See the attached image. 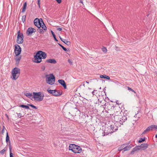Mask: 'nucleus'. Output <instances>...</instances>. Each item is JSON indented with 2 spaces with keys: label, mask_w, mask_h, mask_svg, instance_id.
I'll list each match as a JSON object with an SVG mask.
<instances>
[{
  "label": "nucleus",
  "mask_w": 157,
  "mask_h": 157,
  "mask_svg": "<svg viewBox=\"0 0 157 157\" xmlns=\"http://www.w3.org/2000/svg\"><path fill=\"white\" fill-rule=\"evenodd\" d=\"M111 117L115 121L119 123L120 124H123V122L127 120V117L125 116H122L120 115H115L114 114L112 115Z\"/></svg>",
  "instance_id": "obj_1"
},
{
  "label": "nucleus",
  "mask_w": 157,
  "mask_h": 157,
  "mask_svg": "<svg viewBox=\"0 0 157 157\" xmlns=\"http://www.w3.org/2000/svg\"><path fill=\"white\" fill-rule=\"evenodd\" d=\"M69 150H71L75 153H80L82 151V148L80 146L73 144H70Z\"/></svg>",
  "instance_id": "obj_2"
},
{
  "label": "nucleus",
  "mask_w": 157,
  "mask_h": 157,
  "mask_svg": "<svg viewBox=\"0 0 157 157\" xmlns=\"http://www.w3.org/2000/svg\"><path fill=\"white\" fill-rule=\"evenodd\" d=\"M33 96L32 98H34L35 100L40 101H42L43 99L44 94H42L41 92H33Z\"/></svg>",
  "instance_id": "obj_3"
},
{
  "label": "nucleus",
  "mask_w": 157,
  "mask_h": 157,
  "mask_svg": "<svg viewBox=\"0 0 157 157\" xmlns=\"http://www.w3.org/2000/svg\"><path fill=\"white\" fill-rule=\"evenodd\" d=\"M46 80L47 83L49 84L53 85L55 82V78L53 74L46 75Z\"/></svg>",
  "instance_id": "obj_4"
},
{
  "label": "nucleus",
  "mask_w": 157,
  "mask_h": 157,
  "mask_svg": "<svg viewBox=\"0 0 157 157\" xmlns=\"http://www.w3.org/2000/svg\"><path fill=\"white\" fill-rule=\"evenodd\" d=\"M20 69L17 67L14 68L12 70V74L13 77L12 79L14 80H16L20 75Z\"/></svg>",
  "instance_id": "obj_5"
},
{
  "label": "nucleus",
  "mask_w": 157,
  "mask_h": 157,
  "mask_svg": "<svg viewBox=\"0 0 157 157\" xmlns=\"http://www.w3.org/2000/svg\"><path fill=\"white\" fill-rule=\"evenodd\" d=\"M109 127V132H104L105 134L103 135V136H105V135H109V134H111V133L113 132H114L116 131L117 130L118 127L117 126L115 123H114L113 124L110 126Z\"/></svg>",
  "instance_id": "obj_6"
},
{
  "label": "nucleus",
  "mask_w": 157,
  "mask_h": 157,
  "mask_svg": "<svg viewBox=\"0 0 157 157\" xmlns=\"http://www.w3.org/2000/svg\"><path fill=\"white\" fill-rule=\"evenodd\" d=\"M18 35L17 37V42L18 44H22L23 42L24 36L22 33H20V31L19 30L17 32Z\"/></svg>",
  "instance_id": "obj_7"
},
{
  "label": "nucleus",
  "mask_w": 157,
  "mask_h": 157,
  "mask_svg": "<svg viewBox=\"0 0 157 157\" xmlns=\"http://www.w3.org/2000/svg\"><path fill=\"white\" fill-rule=\"evenodd\" d=\"M43 21V20L41 18H36L34 20V23L36 26L38 28H39L41 27V24Z\"/></svg>",
  "instance_id": "obj_8"
},
{
  "label": "nucleus",
  "mask_w": 157,
  "mask_h": 157,
  "mask_svg": "<svg viewBox=\"0 0 157 157\" xmlns=\"http://www.w3.org/2000/svg\"><path fill=\"white\" fill-rule=\"evenodd\" d=\"M34 62L39 63L41 62L42 61L41 57H40V54H39V52H38V51L36 55L34 56Z\"/></svg>",
  "instance_id": "obj_9"
},
{
  "label": "nucleus",
  "mask_w": 157,
  "mask_h": 157,
  "mask_svg": "<svg viewBox=\"0 0 157 157\" xmlns=\"http://www.w3.org/2000/svg\"><path fill=\"white\" fill-rule=\"evenodd\" d=\"M15 49L14 52L16 56H19L21 53V48L20 46L18 44H16L14 45Z\"/></svg>",
  "instance_id": "obj_10"
},
{
  "label": "nucleus",
  "mask_w": 157,
  "mask_h": 157,
  "mask_svg": "<svg viewBox=\"0 0 157 157\" xmlns=\"http://www.w3.org/2000/svg\"><path fill=\"white\" fill-rule=\"evenodd\" d=\"M36 29L31 27L29 28L27 30L26 33L27 36L31 35L33 33L36 32Z\"/></svg>",
  "instance_id": "obj_11"
},
{
  "label": "nucleus",
  "mask_w": 157,
  "mask_h": 157,
  "mask_svg": "<svg viewBox=\"0 0 157 157\" xmlns=\"http://www.w3.org/2000/svg\"><path fill=\"white\" fill-rule=\"evenodd\" d=\"M62 92L59 90H54L53 92L52 95L55 96H57L61 95Z\"/></svg>",
  "instance_id": "obj_12"
},
{
  "label": "nucleus",
  "mask_w": 157,
  "mask_h": 157,
  "mask_svg": "<svg viewBox=\"0 0 157 157\" xmlns=\"http://www.w3.org/2000/svg\"><path fill=\"white\" fill-rule=\"evenodd\" d=\"M140 150L142 149L144 150L148 147V145L147 144H142L140 145H138Z\"/></svg>",
  "instance_id": "obj_13"
},
{
  "label": "nucleus",
  "mask_w": 157,
  "mask_h": 157,
  "mask_svg": "<svg viewBox=\"0 0 157 157\" xmlns=\"http://www.w3.org/2000/svg\"><path fill=\"white\" fill-rule=\"evenodd\" d=\"M38 52H39V54H40V57H41V59H45L46 58L47 54L45 52L41 51H39Z\"/></svg>",
  "instance_id": "obj_14"
},
{
  "label": "nucleus",
  "mask_w": 157,
  "mask_h": 157,
  "mask_svg": "<svg viewBox=\"0 0 157 157\" xmlns=\"http://www.w3.org/2000/svg\"><path fill=\"white\" fill-rule=\"evenodd\" d=\"M58 82L60 83L65 89L67 88V86L64 80L63 79H59L58 81Z\"/></svg>",
  "instance_id": "obj_15"
},
{
  "label": "nucleus",
  "mask_w": 157,
  "mask_h": 157,
  "mask_svg": "<svg viewBox=\"0 0 157 157\" xmlns=\"http://www.w3.org/2000/svg\"><path fill=\"white\" fill-rule=\"evenodd\" d=\"M128 144H128L127 145V144H126V145L124 146V151H128L132 148V146L131 144L128 145Z\"/></svg>",
  "instance_id": "obj_16"
},
{
  "label": "nucleus",
  "mask_w": 157,
  "mask_h": 157,
  "mask_svg": "<svg viewBox=\"0 0 157 157\" xmlns=\"http://www.w3.org/2000/svg\"><path fill=\"white\" fill-rule=\"evenodd\" d=\"M139 147L138 146H136L134 148H133L132 151L130 152V154L133 155L134 152L138 150H140Z\"/></svg>",
  "instance_id": "obj_17"
},
{
  "label": "nucleus",
  "mask_w": 157,
  "mask_h": 157,
  "mask_svg": "<svg viewBox=\"0 0 157 157\" xmlns=\"http://www.w3.org/2000/svg\"><path fill=\"white\" fill-rule=\"evenodd\" d=\"M46 62L51 63L55 64L56 63V60L54 59H49L46 60Z\"/></svg>",
  "instance_id": "obj_18"
},
{
  "label": "nucleus",
  "mask_w": 157,
  "mask_h": 157,
  "mask_svg": "<svg viewBox=\"0 0 157 157\" xmlns=\"http://www.w3.org/2000/svg\"><path fill=\"white\" fill-rule=\"evenodd\" d=\"M59 37L61 40L67 45H69L70 44V41H68L65 39H63L60 36H59Z\"/></svg>",
  "instance_id": "obj_19"
},
{
  "label": "nucleus",
  "mask_w": 157,
  "mask_h": 157,
  "mask_svg": "<svg viewBox=\"0 0 157 157\" xmlns=\"http://www.w3.org/2000/svg\"><path fill=\"white\" fill-rule=\"evenodd\" d=\"M21 58V56H17L15 59L16 64H18Z\"/></svg>",
  "instance_id": "obj_20"
},
{
  "label": "nucleus",
  "mask_w": 157,
  "mask_h": 157,
  "mask_svg": "<svg viewBox=\"0 0 157 157\" xmlns=\"http://www.w3.org/2000/svg\"><path fill=\"white\" fill-rule=\"evenodd\" d=\"M100 78H104L106 79H107L108 80H109L110 79V78L109 76H108L106 75H100Z\"/></svg>",
  "instance_id": "obj_21"
},
{
  "label": "nucleus",
  "mask_w": 157,
  "mask_h": 157,
  "mask_svg": "<svg viewBox=\"0 0 157 157\" xmlns=\"http://www.w3.org/2000/svg\"><path fill=\"white\" fill-rule=\"evenodd\" d=\"M27 3L26 2H25L23 4V7L21 11L22 13H24L25 11Z\"/></svg>",
  "instance_id": "obj_22"
},
{
  "label": "nucleus",
  "mask_w": 157,
  "mask_h": 157,
  "mask_svg": "<svg viewBox=\"0 0 157 157\" xmlns=\"http://www.w3.org/2000/svg\"><path fill=\"white\" fill-rule=\"evenodd\" d=\"M126 145V144H124L122 145L121 146L119 147L118 148V150L119 151H121L122 150L124 151V146Z\"/></svg>",
  "instance_id": "obj_23"
},
{
  "label": "nucleus",
  "mask_w": 157,
  "mask_h": 157,
  "mask_svg": "<svg viewBox=\"0 0 157 157\" xmlns=\"http://www.w3.org/2000/svg\"><path fill=\"white\" fill-rule=\"evenodd\" d=\"M41 27L44 31H46L47 30V28L43 21L41 24Z\"/></svg>",
  "instance_id": "obj_24"
},
{
  "label": "nucleus",
  "mask_w": 157,
  "mask_h": 157,
  "mask_svg": "<svg viewBox=\"0 0 157 157\" xmlns=\"http://www.w3.org/2000/svg\"><path fill=\"white\" fill-rule=\"evenodd\" d=\"M19 107H22L23 108H24L26 109H29V105H20L19 106Z\"/></svg>",
  "instance_id": "obj_25"
},
{
  "label": "nucleus",
  "mask_w": 157,
  "mask_h": 157,
  "mask_svg": "<svg viewBox=\"0 0 157 157\" xmlns=\"http://www.w3.org/2000/svg\"><path fill=\"white\" fill-rule=\"evenodd\" d=\"M7 148L6 147H5L4 148L0 151V154L2 155H3L4 154L5 152L7 150Z\"/></svg>",
  "instance_id": "obj_26"
},
{
  "label": "nucleus",
  "mask_w": 157,
  "mask_h": 157,
  "mask_svg": "<svg viewBox=\"0 0 157 157\" xmlns=\"http://www.w3.org/2000/svg\"><path fill=\"white\" fill-rule=\"evenodd\" d=\"M24 94L25 95L29 98H31V97H32V93H25Z\"/></svg>",
  "instance_id": "obj_27"
},
{
  "label": "nucleus",
  "mask_w": 157,
  "mask_h": 157,
  "mask_svg": "<svg viewBox=\"0 0 157 157\" xmlns=\"http://www.w3.org/2000/svg\"><path fill=\"white\" fill-rule=\"evenodd\" d=\"M10 140L9 136L8 135V132H7L6 137V142L7 143L9 142L10 144Z\"/></svg>",
  "instance_id": "obj_28"
},
{
  "label": "nucleus",
  "mask_w": 157,
  "mask_h": 157,
  "mask_svg": "<svg viewBox=\"0 0 157 157\" xmlns=\"http://www.w3.org/2000/svg\"><path fill=\"white\" fill-rule=\"evenodd\" d=\"M37 31L41 34H43L44 33L43 29L42 28H40V27L38 28Z\"/></svg>",
  "instance_id": "obj_29"
},
{
  "label": "nucleus",
  "mask_w": 157,
  "mask_h": 157,
  "mask_svg": "<svg viewBox=\"0 0 157 157\" xmlns=\"http://www.w3.org/2000/svg\"><path fill=\"white\" fill-rule=\"evenodd\" d=\"M51 32L55 40L56 41H58V40L56 38V36L54 34V33L53 32V31L52 30H51Z\"/></svg>",
  "instance_id": "obj_30"
},
{
  "label": "nucleus",
  "mask_w": 157,
  "mask_h": 157,
  "mask_svg": "<svg viewBox=\"0 0 157 157\" xmlns=\"http://www.w3.org/2000/svg\"><path fill=\"white\" fill-rule=\"evenodd\" d=\"M26 17V15H24L22 17V21L23 23H24L25 22Z\"/></svg>",
  "instance_id": "obj_31"
},
{
  "label": "nucleus",
  "mask_w": 157,
  "mask_h": 157,
  "mask_svg": "<svg viewBox=\"0 0 157 157\" xmlns=\"http://www.w3.org/2000/svg\"><path fill=\"white\" fill-rule=\"evenodd\" d=\"M58 44L59 45V46H60L64 51H67V49L66 48H65L61 44Z\"/></svg>",
  "instance_id": "obj_32"
},
{
  "label": "nucleus",
  "mask_w": 157,
  "mask_h": 157,
  "mask_svg": "<svg viewBox=\"0 0 157 157\" xmlns=\"http://www.w3.org/2000/svg\"><path fill=\"white\" fill-rule=\"evenodd\" d=\"M145 140V137L144 138H140V140H139L138 141V142L139 143H140L142 142H143Z\"/></svg>",
  "instance_id": "obj_33"
},
{
  "label": "nucleus",
  "mask_w": 157,
  "mask_h": 157,
  "mask_svg": "<svg viewBox=\"0 0 157 157\" xmlns=\"http://www.w3.org/2000/svg\"><path fill=\"white\" fill-rule=\"evenodd\" d=\"M154 125H151L148 127L149 128L150 130H152L154 128Z\"/></svg>",
  "instance_id": "obj_34"
},
{
  "label": "nucleus",
  "mask_w": 157,
  "mask_h": 157,
  "mask_svg": "<svg viewBox=\"0 0 157 157\" xmlns=\"http://www.w3.org/2000/svg\"><path fill=\"white\" fill-rule=\"evenodd\" d=\"M47 91L49 93L51 94H53V92L54 91V90H49L48 89L47 90Z\"/></svg>",
  "instance_id": "obj_35"
},
{
  "label": "nucleus",
  "mask_w": 157,
  "mask_h": 157,
  "mask_svg": "<svg viewBox=\"0 0 157 157\" xmlns=\"http://www.w3.org/2000/svg\"><path fill=\"white\" fill-rule=\"evenodd\" d=\"M102 50L104 52H107V50L105 47H103L102 48Z\"/></svg>",
  "instance_id": "obj_36"
},
{
  "label": "nucleus",
  "mask_w": 157,
  "mask_h": 157,
  "mask_svg": "<svg viewBox=\"0 0 157 157\" xmlns=\"http://www.w3.org/2000/svg\"><path fill=\"white\" fill-rule=\"evenodd\" d=\"M28 105H29V106L32 107L33 108L36 109L37 108V107L36 106L33 105L32 104H28Z\"/></svg>",
  "instance_id": "obj_37"
},
{
  "label": "nucleus",
  "mask_w": 157,
  "mask_h": 157,
  "mask_svg": "<svg viewBox=\"0 0 157 157\" xmlns=\"http://www.w3.org/2000/svg\"><path fill=\"white\" fill-rule=\"evenodd\" d=\"M68 63L71 64V65H72L73 64V62L71 60L69 59L68 60Z\"/></svg>",
  "instance_id": "obj_38"
},
{
  "label": "nucleus",
  "mask_w": 157,
  "mask_h": 157,
  "mask_svg": "<svg viewBox=\"0 0 157 157\" xmlns=\"http://www.w3.org/2000/svg\"><path fill=\"white\" fill-rule=\"evenodd\" d=\"M9 150H11L12 147L11 145L10 141V144H9Z\"/></svg>",
  "instance_id": "obj_39"
},
{
  "label": "nucleus",
  "mask_w": 157,
  "mask_h": 157,
  "mask_svg": "<svg viewBox=\"0 0 157 157\" xmlns=\"http://www.w3.org/2000/svg\"><path fill=\"white\" fill-rule=\"evenodd\" d=\"M17 117L19 118H21V113H17Z\"/></svg>",
  "instance_id": "obj_40"
},
{
  "label": "nucleus",
  "mask_w": 157,
  "mask_h": 157,
  "mask_svg": "<svg viewBox=\"0 0 157 157\" xmlns=\"http://www.w3.org/2000/svg\"><path fill=\"white\" fill-rule=\"evenodd\" d=\"M37 2L38 4V5L39 7V8H40V0H37Z\"/></svg>",
  "instance_id": "obj_41"
},
{
  "label": "nucleus",
  "mask_w": 157,
  "mask_h": 157,
  "mask_svg": "<svg viewBox=\"0 0 157 157\" xmlns=\"http://www.w3.org/2000/svg\"><path fill=\"white\" fill-rule=\"evenodd\" d=\"M127 88H128V90H130L131 91H132V90H133V89H132L131 88H130L128 86Z\"/></svg>",
  "instance_id": "obj_42"
},
{
  "label": "nucleus",
  "mask_w": 157,
  "mask_h": 157,
  "mask_svg": "<svg viewBox=\"0 0 157 157\" xmlns=\"http://www.w3.org/2000/svg\"><path fill=\"white\" fill-rule=\"evenodd\" d=\"M10 157L11 154L12 155V156H13V154L11 152V150H10Z\"/></svg>",
  "instance_id": "obj_43"
},
{
  "label": "nucleus",
  "mask_w": 157,
  "mask_h": 157,
  "mask_svg": "<svg viewBox=\"0 0 157 157\" xmlns=\"http://www.w3.org/2000/svg\"><path fill=\"white\" fill-rule=\"evenodd\" d=\"M57 2L59 4L61 2V0H56Z\"/></svg>",
  "instance_id": "obj_44"
},
{
  "label": "nucleus",
  "mask_w": 157,
  "mask_h": 157,
  "mask_svg": "<svg viewBox=\"0 0 157 157\" xmlns=\"http://www.w3.org/2000/svg\"><path fill=\"white\" fill-rule=\"evenodd\" d=\"M45 66H42L41 67V69L43 70V71H44L45 70Z\"/></svg>",
  "instance_id": "obj_45"
},
{
  "label": "nucleus",
  "mask_w": 157,
  "mask_h": 157,
  "mask_svg": "<svg viewBox=\"0 0 157 157\" xmlns=\"http://www.w3.org/2000/svg\"><path fill=\"white\" fill-rule=\"evenodd\" d=\"M146 131H147V132H148L149 131H150V129L149 128V127H148L146 129Z\"/></svg>",
  "instance_id": "obj_46"
},
{
  "label": "nucleus",
  "mask_w": 157,
  "mask_h": 157,
  "mask_svg": "<svg viewBox=\"0 0 157 157\" xmlns=\"http://www.w3.org/2000/svg\"><path fill=\"white\" fill-rule=\"evenodd\" d=\"M57 30L59 31H61L62 30V29L61 28L59 27L57 28Z\"/></svg>",
  "instance_id": "obj_47"
},
{
  "label": "nucleus",
  "mask_w": 157,
  "mask_h": 157,
  "mask_svg": "<svg viewBox=\"0 0 157 157\" xmlns=\"http://www.w3.org/2000/svg\"><path fill=\"white\" fill-rule=\"evenodd\" d=\"M154 129H155V130L157 131V126L156 125H154Z\"/></svg>",
  "instance_id": "obj_48"
},
{
  "label": "nucleus",
  "mask_w": 157,
  "mask_h": 157,
  "mask_svg": "<svg viewBox=\"0 0 157 157\" xmlns=\"http://www.w3.org/2000/svg\"><path fill=\"white\" fill-rule=\"evenodd\" d=\"M147 132V131H146V130H145L142 133V134H145Z\"/></svg>",
  "instance_id": "obj_49"
},
{
  "label": "nucleus",
  "mask_w": 157,
  "mask_h": 157,
  "mask_svg": "<svg viewBox=\"0 0 157 157\" xmlns=\"http://www.w3.org/2000/svg\"><path fill=\"white\" fill-rule=\"evenodd\" d=\"M4 132H5V130H4V129H3L2 130V134H3V133H4Z\"/></svg>",
  "instance_id": "obj_50"
},
{
  "label": "nucleus",
  "mask_w": 157,
  "mask_h": 157,
  "mask_svg": "<svg viewBox=\"0 0 157 157\" xmlns=\"http://www.w3.org/2000/svg\"><path fill=\"white\" fill-rule=\"evenodd\" d=\"M80 2L81 3L83 4V2L82 1V0H80Z\"/></svg>",
  "instance_id": "obj_51"
},
{
  "label": "nucleus",
  "mask_w": 157,
  "mask_h": 157,
  "mask_svg": "<svg viewBox=\"0 0 157 157\" xmlns=\"http://www.w3.org/2000/svg\"><path fill=\"white\" fill-rule=\"evenodd\" d=\"M96 90H94V91H93L92 92V94H93V95H94V91H96Z\"/></svg>",
  "instance_id": "obj_52"
},
{
  "label": "nucleus",
  "mask_w": 157,
  "mask_h": 157,
  "mask_svg": "<svg viewBox=\"0 0 157 157\" xmlns=\"http://www.w3.org/2000/svg\"><path fill=\"white\" fill-rule=\"evenodd\" d=\"M132 92H133L134 93H136V92H135L134 90H132Z\"/></svg>",
  "instance_id": "obj_53"
},
{
  "label": "nucleus",
  "mask_w": 157,
  "mask_h": 157,
  "mask_svg": "<svg viewBox=\"0 0 157 157\" xmlns=\"http://www.w3.org/2000/svg\"><path fill=\"white\" fill-rule=\"evenodd\" d=\"M132 92H133L134 93H136V92H135L134 90H132Z\"/></svg>",
  "instance_id": "obj_54"
},
{
  "label": "nucleus",
  "mask_w": 157,
  "mask_h": 157,
  "mask_svg": "<svg viewBox=\"0 0 157 157\" xmlns=\"http://www.w3.org/2000/svg\"><path fill=\"white\" fill-rule=\"evenodd\" d=\"M86 83H88V84H89V82H87V81H86Z\"/></svg>",
  "instance_id": "obj_55"
},
{
  "label": "nucleus",
  "mask_w": 157,
  "mask_h": 157,
  "mask_svg": "<svg viewBox=\"0 0 157 157\" xmlns=\"http://www.w3.org/2000/svg\"><path fill=\"white\" fill-rule=\"evenodd\" d=\"M155 137L157 138V134L155 135Z\"/></svg>",
  "instance_id": "obj_56"
},
{
  "label": "nucleus",
  "mask_w": 157,
  "mask_h": 157,
  "mask_svg": "<svg viewBox=\"0 0 157 157\" xmlns=\"http://www.w3.org/2000/svg\"><path fill=\"white\" fill-rule=\"evenodd\" d=\"M83 86H85V84H83Z\"/></svg>",
  "instance_id": "obj_57"
}]
</instances>
